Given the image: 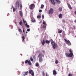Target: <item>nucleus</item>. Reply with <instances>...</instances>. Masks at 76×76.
I'll return each mask as SVG.
<instances>
[{"instance_id": "f257e3e1", "label": "nucleus", "mask_w": 76, "mask_h": 76, "mask_svg": "<svg viewBox=\"0 0 76 76\" xmlns=\"http://www.w3.org/2000/svg\"><path fill=\"white\" fill-rule=\"evenodd\" d=\"M69 52H70V53H65L66 57H72V56H73V50H72L70 49H69Z\"/></svg>"}, {"instance_id": "f03ea898", "label": "nucleus", "mask_w": 76, "mask_h": 76, "mask_svg": "<svg viewBox=\"0 0 76 76\" xmlns=\"http://www.w3.org/2000/svg\"><path fill=\"white\" fill-rule=\"evenodd\" d=\"M51 44L53 46V49H56V47L57 48L58 47V46L57 44L55 42L53 41V40L52 39H51Z\"/></svg>"}, {"instance_id": "7ed1b4c3", "label": "nucleus", "mask_w": 76, "mask_h": 76, "mask_svg": "<svg viewBox=\"0 0 76 76\" xmlns=\"http://www.w3.org/2000/svg\"><path fill=\"white\" fill-rule=\"evenodd\" d=\"M29 7L30 9L31 10L33 9H34L35 8V4H31L30 5Z\"/></svg>"}, {"instance_id": "20e7f679", "label": "nucleus", "mask_w": 76, "mask_h": 76, "mask_svg": "<svg viewBox=\"0 0 76 76\" xmlns=\"http://www.w3.org/2000/svg\"><path fill=\"white\" fill-rule=\"evenodd\" d=\"M25 64H27V63H28V64L30 65H32V63H31L30 60H27L25 61Z\"/></svg>"}, {"instance_id": "39448f33", "label": "nucleus", "mask_w": 76, "mask_h": 76, "mask_svg": "<svg viewBox=\"0 0 76 76\" xmlns=\"http://www.w3.org/2000/svg\"><path fill=\"white\" fill-rule=\"evenodd\" d=\"M29 74H31V75H32V76H34V72L32 70L30 69L29 70Z\"/></svg>"}, {"instance_id": "423d86ee", "label": "nucleus", "mask_w": 76, "mask_h": 76, "mask_svg": "<svg viewBox=\"0 0 76 76\" xmlns=\"http://www.w3.org/2000/svg\"><path fill=\"white\" fill-rule=\"evenodd\" d=\"M64 40L65 42H66L67 44L68 45H71V43H70V42L69 40H67L65 39H64Z\"/></svg>"}, {"instance_id": "0eeeda50", "label": "nucleus", "mask_w": 76, "mask_h": 76, "mask_svg": "<svg viewBox=\"0 0 76 76\" xmlns=\"http://www.w3.org/2000/svg\"><path fill=\"white\" fill-rule=\"evenodd\" d=\"M19 1H17L15 4V6L16 7H19Z\"/></svg>"}, {"instance_id": "6e6552de", "label": "nucleus", "mask_w": 76, "mask_h": 76, "mask_svg": "<svg viewBox=\"0 0 76 76\" xmlns=\"http://www.w3.org/2000/svg\"><path fill=\"white\" fill-rule=\"evenodd\" d=\"M28 73L29 72L28 71L24 72H23V76H26V75H28Z\"/></svg>"}, {"instance_id": "1a4fd4ad", "label": "nucleus", "mask_w": 76, "mask_h": 76, "mask_svg": "<svg viewBox=\"0 0 76 76\" xmlns=\"http://www.w3.org/2000/svg\"><path fill=\"white\" fill-rule=\"evenodd\" d=\"M53 13V9L50 8L49 11V14H52Z\"/></svg>"}, {"instance_id": "9d476101", "label": "nucleus", "mask_w": 76, "mask_h": 76, "mask_svg": "<svg viewBox=\"0 0 76 76\" xmlns=\"http://www.w3.org/2000/svg\"><path fill=\"white\" fill-rule=\"evenodd\" d=\"M50 0L51 2V3L53 4V5H55L56 3H55V1L54 0ZM56 1L57 0H55Z\"/></svg>"}, {"instance_id": "9b49d317", "label": "nucleus", "mask_w": 76, "mask_h": 76, "mask_svg": "<svg viewBox=\"0 0 76 76\" xmlns=\"http://www.w3.org/2000/svg\"><path fill=\"white\" fill-rule=\"evenodd\" d=\"M63 16V14L60 13L58 15V17L60 19H61L62 17Z\"/></svg>"}, {"instance_id": "f8f14e48", "label": "nucleus", "mask_w": 76, "mask_h": 76, "mask_svg": "<svg viewBox=\"0 0 76 76\" xmlns=\"http://www.w3.org/2000/svg\"><path fill=\"white\" fill-rule=\"evenodd\" d=\"M53 75H57V72L55 70H53Z\"/></svg>"}, {"instance_id": "ddd939ff", "label": "nucleus", "mask_w": 76, "mask_h": 76, "mask_svg": "<svg viewBox=\"0 0 76 76\" xmlns=\"http://www.w3.org/2000/svg\"><path fill=\"white\" fill-rule=\"evenodd\" d=\"M22 42H25V37H24V36H23V37H22Z\"/></svg>"}, {"instance_id": "4468645a", "label": "nucleus", "mask_w": 76, "mask_h": 76, "mask_svg": "<svg viewBox=\"0 0 76 76\" xmlns=\"http://www.w3.org/2000/svg\"><path fill=\"white\" fill-rule=\"evenodd\" d=\"M19 13L21 17H22V16H23V13H22V12L21 11H20Z\"/></svg>"}, {"instance_id": "2eb2a0df", "label": "nucleus", "mask_w": 76, "mask_h": 76, "mask_svg": "<svg viewBox=\"0 0 76 76\" xmlns=\"http://www.w3.org/2000/svg\"><path fill=\"white\" fill-rule=\"evenodd\" d=\"M45 41L46 44H50V41H48L47 40H46Z\"/></svg>"}, {"instance_id": "dca6fc26", "label": "nucleus", "mask_w": 76, "mask_h": 76, "mask_svg": "<svg viewBox=\"0 0 76 76\" xmlns=\"http://www.w3.org/2000/svg\"><path fill=\"white\" fill-rule=\"evenodd\" d=\"M58 10L59 12H61L63 10V8L62 7H60L58 8Z\"/></svg>"}, {"instance_id": "f3484780", "label": "nucleus", "mask_w": 76, "mask_h": 76, "mask_svg": "<svg viewBox=\"0 0 76 76\" xmlns=\"http://www.w3.org/2000/svg\"><path fill=\"white\" fill-rule=\"evenodd\" d=\"M45 40H43L42 42V45H44V44H45Z\"/></svg>"}, {"instance_id": "a211bd4d", "label": "nucleus", "mask_w": 76, "mask_h": 76, "mask_svg": "<svg viewBox=\"0 0 76 76\" xmlns=\"http://www.w3.org/2000/svg\"><path fill=\"white\" fill-rule=\"evenodd\" d=\"M68 6L70 9H72V8L71 7V5L69 4H68Z\"/></svg>"}, {"instance_id": "6ab92c4d", "label": "nucleus", "mask_w": 76, "mask_h": 76, "mask_svg": "<svg viewBox=\"0 0 76 76\" xmlns=\"http://www.w3.org/2000/svg\"><path fill=\"white\" fill-rule=\"evenodd\" d=\"M58 34H61V33H62V30H60L59 29H58Z\"/></svg>"}, {"instance_id": "aec40b11", "label": "nucleus", "mask_w": 76, "mask_h": 76, "mask_svg": "<svg viewBox=\"0 0 76 76\" xmlns=\"http://www.w3.org/2000/svg\"><path fill=\"white\" fill-rule=\"evenodd\" d=\"M42 54L40 53L39 54L38 57H42Z\"/></svg>"}, {"instance_id": "412c9836", "label": "nucleus", "mask_w": 76, "mask_h": 76, "mask_svg": "<svg viewBox=\"0 0 76 76\" xmlns=\"http://www.w3.org/2000/svg\"><path fill=\"white\" fill-rule=\"evenodd\" d=\"M39 62H42V58H40L39 59Z\"/></svg>"}, {"instance_id": "4be33fe9", "label": "nucleus", "mask_w": 76, "mask_h": 76, "mask_svg": "<svg viewBox=\"0 0 76 76\" xmlns=\"http://www.w3.org/2000/svg\"><path fill=\"white\" fill-rule=\"evenodd\" d=\"M31 21L33 23L35 22H36V21H35V19H32L31 20Z\"/></svg>"}, {"instance_id": "5701e85b", "label": "nucleus", "mask_w": 76, "mask_h": 76, "mask_svg": "<svg viewBox=\"0 0 76 76\" xmlns=\"http://www.w3.org/2000/svg\"><path fill=\"white\" fill-rule=\"evenodd\" d=\"M56 2L58 3V4H60V1L59 0H57L56 1Z\"/></svg>"}, {"instance_id": "b1692460", "label": "nucleus", "mask_w": 76, "mask_h": 76, "mask_svg": "<svg viewBox=\"0 0 76 76\" xmlns=\"http://www.w3.org/2000/svg\"><path fill=\"white\" fill-rule=\"evenodd\" d=\"M36 67H39V63H38L37 62L36 64Z\"/></svg>"}, {"instance_id": "393cba45", "label": "nucleus", "mask_w": 76, "mask_h": 76, "mask_svg": "<svg viewBox=\"0 0 76 76\" xmlns=\"http://www.w3.org/2000/svg\"><path fill=\"white\" fill-rule=\"evenodd\" d=\"M41 18V16L39 15L37 16V18L38 19H40Z\"/></svg>"}, {"instance_id": "a878e982", "label": "nucleus", "mask_w": 76, "mask_h": 76, "mask_svg": "<svg viewBox=\"0 0 76 76\" xmlns=\"http://www.w3.org/2000/svg\"><path fill=\"white\" fill-rule=\"evenodd\" d=\"M23 21L24 24H25V23H27V22H26V21H25V20H24V19H23Z\"/></svg>"}, {"instance_id": "bb28decb", "label": "nucleus", "mask_w": 76, "mask_h": 76, "mask_svg": "<svg viewBox=\"0 0 76 76\" xmlns=\"http://www.w3.org/2000/svg\"><path fill=\"white\" fill-rule=\"evenodd\" d=\"M18 31H19L20 32V34H21L22 33V30H21V29H18Z\"/></svg>"}, {"instance_id": "cd10ccee", "label": "nucleus", "mask_w": 76, "mask_h": 76, "mask_svg": "<svg viewBox=\"0 0 76 76\" xmlns=\"http://www.w3.org/2000/svg\"><path fill=\"white\" fill-rule=\"evenodd\" d=\"M44 7V5L43 4L41 5V9H43Z\"/></svg>"}, {"instance_id": "c85d7f7f", "label": "nucleus", "mask_w": 76, "mask_h": 76, "mask_svg": "<svg viewBox=\"0 0 76 76\" xmlns=\"http://www.w3.org/2000/svg\"><path fill=\"white\" fill-rule=\"evenodd\" d=\"M30 60H31V61H33V58H32V57L30 58Z\"/></svg>"}, {"instance_id": "c756f323", "label": "nucleus", "mask_w": 76, "mask_h": 76, "mask_svg": "<svg viewBox=\"0 0 76 76\" xmlns=\"http://www.w3.org/2000/svg\"><path fill=\"white\" fill-rule=\"evenodd\" d=\"M13 12H15L16 11V8H13Z\"/></svg>"}, {"instance_id": "7c9ffc66", "label": "nucleus", "mask_w": 76, "mask_h": 76, "mask_svg": "<svg viewBox=\"0 0 76 76\" xmlns=\"http://www.w3.org/2000/svg\"><path fill=\"white\" fill-rule=\"evenodd\" d=\"M58 63V61L57 60H56L55 61L56 64H57Z\"/></svg>"}, {"instance_id": "2f4dec72", "label": "nucleus", "mask_w": 76, "mask_h": 76, "mask_svg": "<svg viewBox=\"0 0 76 76\" xmlns=\"http://www.w3.org/2000/svg\"><path fill=\"white\" fill-rule=\"evenodd\" d=\"M73 76V74H70V73H69L68 74V76Z\"/></svg>"}, {"instance_id": "473e14b6", "label": "nucleus", "mask_w": 76, "mask_h": 76, "mask_svg": "<svg viewBox=\"0 0 76 76\" xmlns=\"http://www.w3.org/2000/svg\"><path fill=\"white\" fill-rule=\"evenodd\" d=\"M22 21H20V23H19V25H20L21 26L22 24Z\"/></svg>"}, {"instance_id": "72a5a7b5", "label": "nucleus", "mask_w": 76, "mask_h": 76, "mask_svg": "<svg viewBox=\"0 0 76 76\" xmlns=\"http://www.w3.org/2000/svg\"><path fill=\"white\" fill-rule=\"evenodd\" d=\"M20 9H22V5H21V4H20Z\"/></svg>"}, {"instance_id": "f704fd0d", "label": "nucleus", "mask_w": 76, "mask_h": 76, "mask_svg": "<svg viewBox=\"0 0 76 76\" xmlns=\"http://www.w3.org/2000/svg\"><path fill=\"white\" fill-rule=\"evenodd\" d=\"M42 73V75L43 76H45V73H44V71H43Z\"/></svg>"}, {"instance_id": "c9c22d12", "label": "nucleus", "mask_w": 76, "mask_h": 76, "mask_svg": "<svg viewBox=\"0 0 76 76\" xmlns=\"http://www.w3.org/2000/svg\"><path fill=\"white\" fill-rule=\"evenodd\" d=\"M43 25H46V23L45 21H44L43 23Z\"/></svg>"}, {"instance_id": "e433bc0d", "label": "nucleus", "mask_w": 76, "mask_h": 76, "mask_svg": "<svg viewBox=\"0 0 76 76\" xmlns=\"http://www.w3.org/2000/svg\"><path fill=\"white\" fill-rule=\"evenodd\" d=\"M42 17L43 19H44V15H42Z\"/></svg>"}, {"instance_id": "4c0bfd02", "label": "nucleus", "mask_w": 76, "mask_h": 76, "mask_svg": "<svg viewBox=\"0 0 76 76\" xmlns=\"http://www.w3.org/2000/svg\"><path fill=\"white\" fill-rule=\"evenodd\" d=\"M62 22H63V23H64V22H65V20H62Z\"/></svg>"}, {"instance_id": "58836bf2", "label": "nucleus", "mask_w": 76, "mask_h": 76, "mask_svg": "<svg viewBox=\"0 0 76 76\" xmlns=\"http://www.w3.org/2000/svg\"><path fill=\"white\" fill-rule=\"evenodd\" d=\"M43 28H46V26H45L44 25H43Z\"/></svg>"}, {"instance_id": "ea45409f", "label": "nucleus", "mask_w": 76, "mask_h": 76, "mask_svg": "<svg viewBox=\"0 0 76 76\" xmlns=\"http://www.w3.org/2000/svg\"><path fill=\"white\" fill-rule=\"evenodd\" d=\"M27 31H28V32H29V31H30V29H28L27 30Z\"/></svg>"}, {"instance_id": "a19ab883", "label": "nucleus", "mask_w": 76, "mask_h": 76, "mask_svg": "<svg viewBox=\"0 0 76 76\" xmlns=\"http://www.w3.org/2000/svg\"><path fill=\"white\" fill-rule=\"evenodd\" d=\"M26 26L27 28H29V26L28 25H27Z\"/></svg>"}, {"instance_id": "79ce46f5", "label": "nucleus", "mask_w": 76, "mask_h": 76, "mask_svg": "<svg viewBox=\"0 0 76 76\" xmlns=\"http://www.w3.org/2000/svg\"><path fill=\"white\" fill-rule=\"evenodd\" d=\"M39 12H42V10H39Z\"/></svg>"}, {"instance_id": "37998d69", "label": "nucleus", "mask_w": 76, "mask_h": 76, "mask_svg": "<svg viewBox=\"0 0 76 76\" xmlns=\"http://www.w3.org/2000/svg\"><path fill=\"white\" fill-rule=\"evenodd\" d=\"M23 33H25V30H24V29L23 28Z\"/></svg>"}, {"instance_id": "c03bdc74", "label": "nucleus", "mask_w": 76, "mask_h": 76, "mask_svg": "<svg viewBox=\"0 0 76 76\" xmlns=\"http://www.w3.org/2000/svg\"><path fill=\"white\" fill-rule=\"evenodd\" d=\"M42 52L43 53H45V51L44 50H42Z\"/></svg>"}, {"instance_id": "a18cd8bd", "label": "nucleus", "mask_w": 76, "mask_h": 76, "mask_svg": "<svg viewBox=\"0 0 76 76\" xmlns=\"http://www.w3.org/2000/svg\"><path fill=\"white\" fill-rule=\"evenodd\" d=\"M25 26H27L28 25V23H26L25 24Z\"/></svg>"}, {"instance_id": "49530a36", "label": "nucleus", "mask_w": 76, "mask_h": 76, "mask_svg": "<svg viewBox=\"0 0 76 76\" xmlns=\"http://www.w3.org/2000/svg\"><path fill=\"white\" fill-rule=\"evenodd\" d=\"M33 58H36V57L35 56H33Z\"/></svg>"}, {"instance_id": "de8ad7c7", "label": "nucleus", "mask_w": 76, "mask_h": 76, "mask_svg": "<svg viewBox=\"0 0 76 76\" xmlns=\"http://www.w3.org/2000/svg\"><path fill=\"white\" fill-rule=\"evenodd\" d=\"M74 13L75 14V15H76V11H75Z\"/></svg>"}, {"instance_id": "09e8293b", "label": "nucleus", "mask_w": 76, "mask_h": 76, "mask_svg": "<svg viewBox=\"0 0 76 76\" xmlns=\"http://www.w3.org/2000/svg\"><path fill=\"white\" fill-rule=\"evenodd\" d=\"M46 76H49V75H47V73H46Z\"/></svg>"}, {"instance_id": "8fccbe9b", "label": "nucleus", "mask_w": 76, "mask_h": 76, "mask_svg": "<svg viewBox=\"0 0 76 76\" xmlns=\"http://www.w3.org/2000/svg\"><path fill=\"white\" fill-rule=\"evenodd\" d=\"M63 33H64V31H63Z\"/></svg>"}, {"instance_id": "3c124183", "label": "nucleus", "mask_w": 76, "mask_h": 76, "mask_svg": "<svg viewBox=\"0 0 76 76\" xmlns=\"http://www.w3.org/2000/svg\"><path fill=\"white\" fill-rule=\"evenodd\" d=\"M26 34H28V32L27 31H26Z\"/></svg>"}]
</instances>
